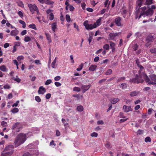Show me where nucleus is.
Masks as SVG:
<instances>
[{
    "instance_id": "nucleus-50",
    "label": "nucleus",
    "mask_w": 156,
    "mask_h": 156,
    "mask_svg": "<svg viewBox=\"0 0 156 156\" xmlns=\"http://www.w3.org/2000/svg\"><path fill=\"white\" fill-rule=\"evenodd\" d=\"M101 18H99L98 20H97L96 21V23L98 26H99L100 25V22L101 21Z\"/></svg>"
},
{
    "instance_id": "nucleus-34",
    "label": "nucleus",
    "mask_w": 156,
    "mask_h": 156,
    "mask_svg": "<svg viewBox=\"0 0 156 156\" xmlns=\"http://www.w3.org/2000/svg\"><path fill=\"white\" fill-rule=\"evenodd\" d=\"M19 109L17 108H14L13 109L11 110V112L13 113H17L19 112Z\"/></svg>"
},
{
    "instance_id": "nucleus-25",
    "label": "nucleus",
    "mask_w": 156,
    "mask_h": 156,
    "mask_svg": "<svg viewBox=\"0 0 156 156\" xmlns=\"http://www.w3.org/2000/svg\"><path fill=\"white\" fill-rule=\"evenodd\" d=\"M44 3L48 5H52L54 3V2L51 1L50 0H44Z\"/></svg>"
},
{
    "instance_id": "nucleus-60",
    "label": "nucleus",
    "mask_w": 156,
    "mask_h": 156,
    "mask_svg": "<svg viewBox=\"0 0 156 156\" xmlns=\"http://www.w3.org/2000/svg\"><path fill=\"white\" fill-rule=\"evenodd\" d=\"M136 63L137 65V66L139 67L140 66V62L139 60L138 59H137L136 60Z\"/></svg>"
},
{
    "instance_id": "nucleus-33",
    "label": "nucleus",
    "mask_w": 156,
    "mask_h": 156,
    "mask_svg": "<svg viewBox=\"0 0 156 156\" xmlns=\"http://www.w3.org/2000/svg\"><path fill=\"white\" fill-rule=\"evenodd\" d=\"M19 23L20 24H22V25H23L22 27L23 28H25L26 27V23L24 21L20 20L19 21Z\"/></svg>"
},
{
    "instance_id": "nucleus-22",
    "label": "nucleus",
    "mask_w": 156,
    "mask_h": 156,
    "mask_svg": "<svg viewBox=\"0 0 156 156\" xmlns=\"http://www.w3.org/2000/svg\"><path fill=\"white\" fill-rule=\"evenodd\" d=\"M18 34V31L14 30H12L10 33V35L12 36H16Z\"/></svg>"
},
{
    "instance_id": "nucleus-36",
    "label": "nucleus",
    "mask_w": 156,
    "mask_h": 156,
    "mask_svg": "<svg viewBox=\"0 0 156 156\" xmlns=\"http://www.w3.org/2000/svg\"><path fill=\"white\" fill-rule=\"evenodd\" d=\"M17 5L19 6L22 7H24V5L22 1H20L17 2Z\"/></svg>"
},
{
    "instance_id": "nucleus-11",
    "label": "nucleus",
    "mask_w": 156,
    "mask_h": 156,
    "mask_svg": "<svg viewBox=\"0 0 156 156\" xmlns=\"http://www.w3.org/2000/svg\"><path fill=\"white\" fill-rule=\"evenodd\" d=\"M14 148V146L12 145H9L6 147L4 149V151H7L8 152L12 151L13 153L14 150L13 149Z\"/></svg>"
},
{
    "instance_id": "nucleus-24",
    "label": "nucleus",
    "mask_w": 156,
    "mask_h": 156,
    "mask_svg": "<svg viewBox=\"0 0 156 156\" xmlns=\"http://www.w3.org/2000/svg\"><path fill=\"white\" fill-rule=\"evenodd\" d=\"M119 101V98H113L111 100V102L112 104H115Z\"/></svg>"
},
{
    "instance_id": "nucleus-26",
    "label": "nucleus",
    "mask_w": 156,
    "mask_h": 156,
    "mask_svg": "<svg viewBox=\"0 0 156 156\" xmlns=\"http://www.w3.org/2000/svg\"><path fill=\"white\" fill-rule=\"evenodd\" d=\"M111 48H115V43L112 42V41H109Z\"/></svg>"
},
{
    "instance_id": "nucleus-48",
    "label": "nucleus",
    "mask_w": 156,
    "mask_h": 156,
    "mask_svg": "<svg viewBox=\"0 0 156 156\" xmlns=\"http://www.w3.org/2000/svg\"><path fill=\"white\" fill-rule=\"evenodd\" d=\"M52 82V81L50 79L47 80L46 81L45 84L46 85H48L50 84Z\"/></svg>"
},
{
    "instance_id": "nucleus-41",
    "label": "nucleus",
    "mask_w": 156,
    "mask_h": 156,
    "mask_svg": "<svg viewBox=\"0 0 156 156\" xmlns=\"http://www.w3.org/2000/svg\"><path fill=\"white\" fill-rule=\"evenodd\" d=\"M49 19L50 20H52L54 19V15L52 12H51L49 14Z\"/></svg>"
},
{
    "instance_id": "nucleus-35",
    "label": "nucleus",
    "mask_w": 156,
    "mask_h": 156,
    "mask_svg": "<svg viewBox=\"0 0 156 156\" xmlns=\"http://www.w3.org/2000/svg\"><path fill=\"white\" fill-rule=\"evenodd\" d=\"M103 48L105 50H108L109 49V46L108 44H106L103 46Z\"/></svg>"
},
{
    "instance_id": "nucleus-3",
    "label": "nucleus",
    "mask_w": 156,
    "mask_h": 156,
    "mask_svg": "<svg viewBox=\"0 0 156 156\" xmlns=\"http://www.w3.org/2000/svg\"><path fill=\"white\" fill-rule=\"evenodd\" d=\"M153 10L151 8H149L144 13H141L139 16H138L137 18L139 19L141 18L142 16H143L144 17H145L146 16H151L153 14Z\"/></svg>"
},
{
    "instance_id": "nucleus-19",
    "label": "nucleus",
    "mask_w": 156,
    "mask_h": 156,
    "mask_svg": "<svg viewBox=\"0 0 156 156\" xmlns=\"http://www.w3.org/2000/svg\"><path fill=\"white\" fill-rule=\"evenodd\" d=\"M140 92L138 91H134L131 92L130 95L131 97H133L138 95Z\"/></svg>"
},
{
    "instance_id": "nucleus-53",
    "label": "nucleus",
    "mask_w": 156,
    "mask_h": 156,
    "mask_svg": "<svg viewBox=\"0 0 156 156\" xmlns=\"http://www.w3.org/2000/svg\"><path fill=\"white\" fill-rule=\"evenodd\" d=\"M150 51L152 53L156 54V48H155L151 49Z\"/></svg>"
},
{
    "instance_id": "nucleus-18",
    "label": "nucleus",
    "mask_w": 156,
    "mask_h": 156,
    "mask_svg": "<svg viewBox=\"0 0 156 156\" xmlns=\"http://www.w3.org/2000/svg\"><path fill=\"white\" fill-rule=\"evenodd\" d=\"M57 25L56 22H54L51 25V29L53 33L55 32V30L57 28Z\"/></svg>"
},
{
    "instance_id": "nucleus-40",
    "label": "nucleus",
    "mask_w": 156,
    "mask_h": 156,
    "mask_svg": "<svg viewBox=\"0 0 156 156\" xmlns=\"http://www.w3.org/2000/svg\"><path fill=\"white\" fill-rule=\"evenodd\" d=\"M35 99L36 101L38 102H40L41 101V99L39 96H35Z\"/></svg>"
},
{
    "instance_id": "nucleus-55",
    "label": "nucleus",
    "mask_w": 156,
    "mask_h": 156,
    "mask_svg": "<svg viewBox=\"0 0 156 156\" xmlns=\"http://www.w3.org/2000/svg\"><path fill=\"white\" fill-rule=\"evenodd\" d=\"M61 79L60 76H57L54 78V80L55 81H57Z\"/></svg>"
},
{
    "instance_id": "nucleus-49",
    "label": "nucleus",
    "mask_w": 156,
    "mask_h": 156,
    "mask_svg": "<svg viewBox=\"0 0 156 156\" xmlns=\"http://www.w3.org/2000/svg\"><path fill=\"white\" fill-rule=\"evenodd\" d=\"M92 137H97L98 136V133L94 132L93 133H91L90 135Z\"/></svg>"
},
{
    "instance_id": "nucleus-43",
    "label": "nucleus",
    "mask_w": 156,
    "mask_h": 156,
    "mask_svg": "<svg viewBox=\"0 0 156 156\" xmlns=\"http://www.w3.org/2000/svg\"><path fill=\"white\" fill-rule=\"evenodd\" d=\"M151 138L149 137H147L145 139L144 141L146 142H151Z\"/></svg>"
},
{
    "instance_id": "nucleus-39",
    "label": "nucleus",
    "mask_w": 156,
    "mask_h": 156,
    "mask_svg": "<svg viewBox=\"0 0 156 156\" xmlns=\"http://www.w3.org/2000/svg\"><path fill=\"white\" fill-rule=\"evenodd\" d=\"M30 40L31 39L30 37L28 36L25 37L24 39V41L26 42H28L29 41H30Z\"/></svg>"
},
{
    "instance_id": "nucleus-37",
    "label": "nucleus",
    "mask_w": 156,
    "mask_h": 156,
    "mask_svg": "<svg viewBox=\"0 0 156 156\" xmlns=\"http://www.w3.org/2000/svg\"><path fill=\"white\" fill-rule=\"evenodd\" d=\"M73 90L77 92H80L81 90V89L80 87H75L73 88Z\"/></svg>"
},
{
    "instance_id": "nucleus-42",
    "label": "nucleus",
    "mask_w": 156,
    "mask_h": 156,
    "mask_svg": "<svg viewBox=\"0 0 156 156\" xmlns=\"http://www.w3.org/2000/svg\"><path fill=\"white\" fill-rule=\"evenodd\" d=\"M125 77H119L118 78V80H117V82H120L121 81H122L123 80H124L125 79Z\"/></svg>"
},
{
    "instance_id": "nucleus-16",
    "label": "nucleus",
    "mask_w": 156,
    "mask_h": 156,
    "mask_svg": "<svg viewBox=\"0 0 156 156\" xmlns=\"http://www.w3.org/2000/svg\"><path fill=\"white\" fill-rule=\"evenodd\" d=\"M149 77L150 81H154V82H156V75L154 74H151L149 76Z\"/></svg>"
},
{
    "instance_id": "nucleus-13",
    "label": "nucleus",
    "mask_w": 156,
    "mask_h": 156,
    "mask_svg": "<svg viewBox=\"0 0 156 156\" xmlns=\"http://www.w3.org/2000/svg\"><path fill=\"white\" fill-rule=\"evenodd\" d=\"M123 109L124 111L125 112H128L133 110V109L131 108V106H128L126 105H124L123 106Z\"/></svg>"
},
{
    "instance_id": "nucleus-30",
    "label": "nucleus",
    "mask_w": 156,
    "mask_h": 156,
    "mask_svg": "<svg viewBox=\"0 0 156 156\" xmlns=\"http://www.w3.org/2000/svg\"><path fill=\"white\" fill-rule=\"evenodd\" d=\"M29 27L30 28H32L35 30H37V28L36 27V25L33 23L29 25Z\"/></svg>"
},
{
    "instance_id": "nucleus-61",
    "label": "nucleus",
    "mask_w": 156,
    "mask_h": 156,
    "mask_svg": "<svg viewBox=\"0 0 156 156\" xmlns=\"http://www.w3.org/2000/svg\"><path fill=\"white\" fill-rule=\"evenodd\" d=\"M55 84L57 87H58L61 85V84L60 83L57 82L55 83Z\"/></svg>"
},
{
    "instance_id": "nucleus-28",
    "label": "nucleus",
    "mask_w": 156,
    "mask_h": 156,
    "mask_svg": "<svg viewBox=\"0 0 156 156\" xmlns=\"http://www.w3.org/2000/svg\"><path fill=\"white\" fill-rule=\"evenodd\" d=\"M16 78H15L13 77L12 78V79L18 83H20L21 81V80L18 77V76H16Z\"/></svg>"
},
{
    "instance_id": "nucleus-6",
    "label": "nucleus",
    "mask_w": 156,
    "mask_h": 156,
    "mask_svg": "<svg viewBox=\"0 0 156 156\" xmlns=\"http://www.w3.org/2000/svg\"><path fill=\"white\" fill-rule=\"evenodd\" d=\"M143 0H137L136 1V9L137 10L136 11V19L137 18L138 16V14L139 9H140V7L142 5V3H143Z\"/></svg>"
},
{
    "instance_id": "nucleus-64",
    "label": "nucleus",
    "mask_w": 156,
    "mask_h": 156,
    "mask_svg": "<svg viewBox=\"0 0 156 156\" xmlns=\"http://www.w3.org/2000/svg\"><path fill=\"white\" fill-rule=\"evenodd\" d=\"M23 156H32L30 154H29L28 152H27L24 153Z\"/></svg>"
},
{
    "instance_id": "nucleus-5",
    "label": "nucleus",
    "mask_w": 156,
    "mask_h": 156,
    "mask_svg": "<svg viewBox=\"0 0 156 156\" xmlns=\"http://www.w3.org/2000/svg\"><path fill=\"white\" fill-rule=\"evenodd\" d=\"M88 22V21L86 20L84 22L83 24L87 30H91L97 27V25L95 23H94V25H93L92 24H89Z\"/></svg>"
},
{
    "instance_id": "nucleus-27",
    "label": "nucleus",
    "mask_w": 156,
    "mask_h": 156,
    "mask_svg": "<svg viewBox=\"0 0 156 156\" xmlns=\"http://www.w3.org/2000/svg\"><path fill=\"white\" fill-rule=\"evenodd\" d=\"M120 86L121 87L122 89H124L127 88L128 86V85L126 83H122L121 84Z\"/></svg>"
},
{
    "instance_id": "nucleus-7",
    "label": "nucleus",
    "mask_w": 156,
    "mask_h": 156,
    "mask_svg": "<svg viewBox=\"0 0 156 156\" xmlns=\"http://www.w3.org/2000/svg\"><path fill=\"white\" fill-rule=\"evenodd\" d=\"M28 6L30 9V11L33 14L34 13L35 11L38 9V7L35 4H28Z\"/></svg>"
},
{
    "instance_id": "nucleus-4",
    "label": "nucleus",
    "mask_w": 156,
    "mask_h": 156,
    "mask_svg": "<svg viewBox=\"0 0 156 156\" xmlns=\"http://www.w3.org/2000/svg\"><path fill=\"white\" fill-rule=\"evenodd\" d=\"M21 128V124L19 122H17L13 125L11 127V129L13 132H20Z\"/></svg>"
},
{
    "instance_id": "nucleus-56",
    "label": "nucleus",
    "mask_w": 156,
    "mask_h": 156,
    "mask_svg": "<svg viewBox=\"0 0 156 156\" xmlns=\"http://www.w3.org/2000/svg\"><path fill=\"white\" fill-rule=\"evenodd\" d=\"M93 39V37L89 35V37L88 39V41L89 42V43L90 44Z\"/></svg>"
},
{
    "instance_id": "nucleus-14",
    "label": "nucleus",
    "mask_w": 156,
    "mask_h": 156,
    "mask_svg": "<svg viewBox=\"0 0 156 156\" xmlns=\"http://www.w3.org/2000/svg\"><path fill=\"white\" fill-rule=\"evenodd\" d=\"M13 154L12 151L8 152L3 151L1 154V156H11Z\"/></svg>"
},
{
    "instance_id": "nucleus-23",
    "label": "nucleus",
    "mask_w": 156,
    "mask_h": 156,
    "mask_svg": "<svg viewBox=\"0 0 156 156\" xmlns=\"http://www.w3.org/2000/svg\"><path fill=\"white\" fill-rule=\"evenodd\" d=\"M0 70L3 72H6L8 69L5 65H3L0 66Z\"/></svg>"
},
{
    "instance_id": "nucleus-20",
    "label": "nucleus",
    "mask_w": 156,
    "mask_h": 156,
    "mask_svg": "<svg viewBox=\"0 0 156 156\" xmlns=\"http://www.w3.org/2000/svg\"><path fill=\"white\" fill-rule=\"evenodd\" d=\"M45 34L46 36L47 39L48 41V43H50L52 41L51 39L50 34H49L47 33H45Z\"/></svg>"
},
{
    "instance_id": "nucleus-44",
    "label": "nucleus",
    "mask_w": 156,
    "mask_h": 156,
    "mask_svg": "<svg viewBox=\"0 0 156 156\" xmlns=\"http://www.w3.org/2000/svg\"><path fill=\"white\" fill-rule=\"evenodd\" d=\"M112 73V70L111 69H108L105 73V74L106 75H110Z\"/></svg>"
},
{
    "instance_id": "nucleus-58",
    "label": "nucleus",
    "mask_w": 156,
    "mask_h": 156,
    "mask_svg": "<svg viewBox=\"0 0 156 156\" xmlns=\"http://www.w3.org/2000/svg\"><path fill=\"white\" fill-rule=\"evenodd\" d=\"M18 14L19 16L21 17H23V13L21 11H19Z\"/></svg>"
},
{
    "instance_id": "nucleus-52",
    "label": "nucleus",
    "mask_w": 156,
    "mask_h": 156,
    "mask_svg": "<svg viewBox=\"0 0 156 156\" xmlns=\"http://www.w3.org/2000/svg\"><path fill=\"white\" fill-rule=\"evenodd\" d=\"M140 9H141L142 10V12L141 13H144V12H145L147 9V8L146 6H145L142 8L140 7Z\"/></svg>"
},
{
    "instance_id": "nucleus-12",
    "label": "nucleus",
    "mask_w": 156,
    "mask_h": 156,
    "mask_svg": "<svg viewBox=\"0 0 156 156\" xmlns=\"http://www.w3.org/2000/svg\"><path fill=\"white\" fill-rule=\"evenodd\" d=\"M118 33H109L108 35V39L109 40H114L115 39V37L118 36Z\"/></svg>"
},
{
    "instance_id": "nucleus-51",
    "label": "nucleus",
    "mask_w": 156,
    "mask_h": 156,
    "mask_svg": "<svg viewBox=\"0 0 156 156\" xmlns=\"http://www.w3.org/2000/svg\"><path fill=\"white\" fill-rule=\"evenodd\" d=\"M138 45L136 44H135L133 47V49L134 51L136 50L138 48Z\"/></svg>"
},
{
    "instance_id": "nucleus-8",
    "label": "nucleus",
    "mask_w": 156,
    "mask_h": 156,
    "mask_svg": "<svg viewBox=\"0 0 156 156\" xmlns=\"http://www.w3.org/2000/svg\"><path fill=\"white\" fill-rule=\"evenodd\" d=\"M143 77L146 82V83H148L149 84L156 85V83L152 81H150V80L149 78L148 77L146 74H145L143 76Z\"/></svg>"
},
{
    "instance_id": "nucleus-15",
    "label": "nucleus",
    "mask_w": 156,
    "mask_h": 156,
    "mask_svg": "<svg viewBox=\"0 0 156 156\" xmlns=\"http://www.w3.org/2000/svg\"><path fill=\"white\" fill-rule=\"evenodd\" d=\"M46 91L45 88H44L43 86H41L39 88L38 91V93L39 94H44Z\"/></svg>"
},
{
    "instance_id": "nucleus-2",
    "label": "nucleus",
    "mask_w": 156,
    "mask_h": 156,
    "mask_svg": "<svg viewBox=\"0 0 156 156\" xmlns=\"http://www.w3.org/2000/svg\"><path fill=\"white\" fill-rule=\"evenodd\" d=\"M130 81L134 83H142L144 82V80L142 78L141 75L139 74V75H138L136 74L135 75L134 78L130 79Z\"/></svg>"
},
{
    "instance_id": "nucleus-31",
    "label": "nucleus",
    "mask_w": 156,
    "mask_h": 156,
    "mask_svg": "<svg viewBox=\"0 0 156 156\" xmlns=\"http://www.w3.org/2000/svg\"><path fill=\"white\" fill-rule=\"evenodd\" d=\"M76 109L79 112H82L83 109V106L80 105L77 107Z\"/></svg>"
},
{
    "instance_id": "nucleus-17",
    "label": "nucleus",
    "mask_w": 156,
    "mask_h": 156,
    "mask_svg": "<svg viewBox=\"0 0 156 156\" xmlns=\"http://www.w3.org/2000/svg\"><path fill=\"white\" fill-rule=\"evenodd\" d=\"M97 67V66L96 65H92L89 68V70L92 71H94L96 70Z\"/></svg>"
},
{
    "instance_id": "nucleus-47",
    "label": "nucleus",
    "mask_w": 156,
    "mask_h": 156,
    "mask_svg": "<svg viewBox=\"0 0 156 156\" xmlns=\"http://www.w3.org/2000/svg\"><path fill=\"white\" fill-rule=\"evenodd\" d=\"M83 66V64L81 63L80 65H79V67L76 69V70L78 71H80L82 69Z\"/></svg>"
},
{
    "instance_id": "nucleus-45",
    "label": "nucleus",
    "mask_w": 156,
    "mask_h": 156,
    "mask_svg": "<svg viewBox=\"0 0 156 156\" xmlns=\"http://www.w3.org/2000/svg\"><path fill=\"white\" fill-rule=\"evenodd\" d=\"M109 0H106V1L105 2L104 5H105V7H107L108 8L109 7V5L110 4V2L108 3V2Z\"/></svg>"
},
{
    "instance_id": "nucleus-1",
    "label": "nucleus",
    "mask_w": 156,
    "mask_h": 156,
    "mask_svg": "<svg viewBox=\"0 0 156 156\" xmlns=\"http://www.w3.org/2000/svg\"><path fill=\"white\" fill-rule=\"evenodd\" d=\"M27 139L26 135L23 133L19 134L14 141L15 147H17L23 144Z\"/></svg>"
},
{
    "instance_id": "nucleus-62",
    "label": "nucleus",
    "mask_w": 156,
    "mask_h": 156,
    "mask_svg": "<svg viewBox=\"0 0 156 156\" xmlns=\"http://www.w3.org/2000/svg\"><path fill=\"white\" fill-rule=\"evenodd\" d=\"M51 97V94L50 93H48L46 95L45 98L47 99H49Z\"/></svg>"
},
{
    "instance_id": "nucleus-46",
    "label": "nucleus",
    "mask_w": 156,
    "mask_h": 156,
    "mask_svg": "<svg viewBox=\"0 0 156 156\" xmlns=\"http://www.w3.org/2000/svg\"><path fill=\"white\" fill-rule=\"evenodd\" d=\"M66 19L67 21L69 23L70 20V16L69 15L67 14L66 15Z\"/></svg>"
},
{
    "instance_id": "nucleus-59",
    "label": "nucleus",
    "mask_w": 156,
    "mask_h": 156,
    "mask_svg": "<svg viewBox=\"0 0 156 156\" xmlns=\"http://www.w3.org/2000/svg\"><path fill=\"white\" fill-rule=\"evenodd\" d=\"M21 43L19 42H16L14 43V46L16 47V46H19L20 45Z\"/></svg>"
},
{
    "instance_id": "nucleus-38",
    "label": "nucleus",
    "mask_w": 156,
    "mask_h": 156,
    "mask_svg": "<svg viewBox=\"0 0 156 156\" xmlns=\"http://www.w3.org/2000/svg\"><path fill=\"white\" fill-rule=\"evenodd\" d=\"M140 68V70H139V74H140L141 72L143 70H144V68L141 65L139 67H138Z\"/></svg>"
},
{
    "instance_id": "nucleus-54",
    "label": "nucleus",
    "mask_w": 156,
    "mask_h": 156,
    "mask_svg": "<svg viewBox=\"0 0 156 156\" xmlns=\"http://www.w3.org/2000/svg\"><path fill=\"white\" fill-rule=\"evenodd\" d=\"M20 101H17L16 103H14L12 105V106L13 107H16L17 106L18 103H19Z\"/></svg>"
},
{
    "instance_id": "nucleus-21",
    "label": "nucleus",
    "mask_w": 156,
    "mask_h": 156,
    "mask_svg": "<svg viewBox=\"0 0 156 156\" xmlns=\"http://www.w3.org/2000/svg\"><path fill=\"white\" fill-rule=\"evenodd\" d=\"M154 38V37L152 35H149L148 36L146 40L147 41H150L152 42Z\"/></svg>"
},
{
    "instance_id": "nucleus-32",
    "label": "nucleus",
    "mask_w": 156,
    "mask_h": 156,
    "mask_svg": "<svg viewBox=\"0 0 156 156\" xmlns=\"http://www.w3.org/2000/svg\"><path fill=\"white\" fill-rule=\"evenodd\" d=\"M152 3V0H146V2L145 3V5H149Z\"/></svg>"
},
{
    "instance_id": "nucleus-29",
    "label": "nucleus",
    "mask_w": 156,
    "mask_h": 156,
    "mask_svg": "<svg viewBox=\"0 0 156 156\" xmlns=\"http://www.w3.org/2000/svg\"><path fill=\"white\" fill-rule=\"evenodd\" d=\"M73 97L76 98L77 99H79L81 98H83V96L80 95V94H73Z\"/></svg>"
},
{
    "instance_id": "nucleus-9",
    "label": "nucleus",
    "mask_w": 156,
    "mask_h": 156,
    "mask_svg": "<svg viewBox=\"0 0 156 156\" xmlns=\"http://www.w3.org/2000/svg\"><path fill=\"white\" fill-rule=\"evenodd\" d=\"M122 18L120 17H118L115 18V25L118 27H122L123 24L121 23V20Z\"/></svg>"
},
{
    "instance_id": "nucleus-63",
    "label": "nucleus",
    "mask_w": 156,
    "mask_h": 156,
    "mask_svg": "<svg viewBox=\"0 0 156 156\" xmlns=\"http://www.w3.org/2000/svg\"><path fill=\"white\" fill-rule=\"evenodd\" d=\"M23 58H24V57H23V56L22 55H21V56H18L17 58V59L18 61H19L22 59H23Z\"/></svg>"
},
{
    "instance_id": "nucleus-57",
    "label": "nucleus",
    "mask_w": 156,
    "mask_h": 156,
    "mask_svg": "<svg viewBox=\"0 0 156 156\" xmlns=\"http://www.w3.org/2000/svg\"><path fill=\"white\" fill-rule=\"evenodd\" d=\"M3 87L5 89H9L11 88L10 86L8 84L4 85Z\"/></svg>"
},
{
    "instance_id": "nucleus-10",
    "label": "nucleus",
    "mask_w": 156,
    "mask_h": 156,
    "mask_svg": "<svg viewBox=\"0 0 156 156\" xmlns=\"http://www.w3.org/2000/svg\"><path fill=\"white\" fill-rule=\"evenodd\" d=\"M91 86V84H89L87 85H82L81 87V89L82 92L83 93H85L90 89Z\"/></svg>"
}]
</instances>
